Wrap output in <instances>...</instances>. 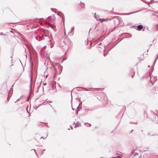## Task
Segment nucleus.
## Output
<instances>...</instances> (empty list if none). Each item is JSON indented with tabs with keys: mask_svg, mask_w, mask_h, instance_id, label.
<instances>
[{
	"mask_svg": "<svg viewBox=\"0 0 158 158\" xmlns=\"http://www.w3.org/2000/svg\"><path fill=\"white\" fill-rule=\"evenodd\" d=\"M88 91H94V93H96V92L97 91H98V89L97 88H89L88 89Z\"/></svg>",
	"mask_w": 158,
	"mask_h": 158,
	"instance_id": "f257e3e1",
	"label": "nucleus"
},
{
	"mask_svg": "<svg viewBox=\"0 0 158 158\" xmlns=\"http://www.w3.org/2000/svg\"><path fill=\"white\" fill-rule=\"evenodd\" d=\"M110 19H109L108 18H106V19H99V21H100L101 22H104V21H107V20H110Z\"/></svg>",
	"mask_w": 158,
	"mask_h": 158,
	"instance_id": "f03ea898",
	"label": "nucleus"
},
{
	"mask_svg": "<svg viewBox=\"0 0 158 158\" xmlns=\"http://www.w3.org/2000/svg\"><path fill=\"white\" fill-rule=\"evenodd\" d=\"M143 28V26L141 25H139L137 26V29L140 31Z\"/></svg>",
	"mask_w": 158,
	"mask_h": 158,
	"instance_id": "7ed1b4c3",
	"label": "nucleus"
},
{
	"mask_svg": "<svg viewBox=\"0 0 158 158\" xmlns=\"http://www.w3.org/2000/svg\"><path fill=\"white\" fill-rule=\"evenodd\" d=\"M42 88V90L43 91H44V87L43 86H42V87H41V85L40 84L39 86H38V88H37V92H38L39 91V90L40 89V88Z\"/></svg>",
	"mask_w": 158,
	"mask_h": 158,
	"instance_id": "20e7f679",
	"label": "nucleus"
},
{
	"mask_svg": "<svg viewBox=\"0 0 158 158\" xmlns=\"http://www.w3.org/2000/svg\"><path fill=\"white\" fill-rule=\"evenodd\" d=\"M80 124H81L80 123L78 122H77L76 123V124H75L74 127H78L80 126Z\"/></svg>",
	"mask_w": 158,
	"mask_h": 158,
	"instance_id": "39448f33",
	"label": "nucleus"
},
{
	"mask_svg": "<svg viewBox=\"0 0 158 158\" xmlns=\"http://www.w3.org/2000/svg\"><path fill=\"white\" fill-rule=\"evenodd\" d=\"M94 18H95L96 19V20H97V21H98L99 20V17H98V15H96V14H94Z\"/></svg>",
	"mask_w": 158,
	"mask_h": 158,
	"instance_id": "423d86ee",
	"label": "nucleus"
},
{
	"mask_svg": "<svg viewBox=\"0 0 158 158\" xmlns=\"http://www.w3.org/2000/svg\"><path fill=\"white\" fill-rule=\"evenodd\" d=\"M158 58V54L157 55V56H156V59H155V61H154V62L153 64V66H154V64H155V62H156V60H157V59Z\"/></svg>",
	"mask_w": 158,
	"mask_h": 158,
	"instance_id": "0eeeda50",
	"label": "nucleus"
},
{
	"mask_svg": "<svg viewBox=\"0 0 158 158\" xmlns=\"http://www.w3.org/2000/svg\"><path fill=\"white\" fill-rule=\"evenodd\" d=\"M35 38L36 40H38L39 41H40L42 39L41 38L39 37H38V38H37L36 37H35Z\"/></svg>",
	"mask_w": 158,
	"mask_h": 158,
	"instance_id": "6e6552de",
	"label": "nucleus"
},
{
	"mask_svg": "<svg viewBox=\"0 0 158 158\" xmlns=\"http://www.w3.org/2000/svg\"><path fill=\"white\" fill-rule=\"evenodd\" d=\"M79 88L82 89H84V90L86 91H88V89H87V88H85L80 87H79Z\"/></svg>",
	"mask_w": 158,
	"mask_h": 158,
	"instance_id": "1a4fd4ad",
	"label": "nucleus"
},
{
	"mask_svg": "<svg viewBox=\"0 0 158 158\" xmlns=\"http://www.w3.org/2000/svg\"><path fill=\"white\" fill-rule=\"evenodd\" d=\"M57 15H59V16H60L61 17H62V20H63V21H64V17H62V16H60V15L58 13H57Z\"/></svg>",
	"mask_w": 158,
	"mask_h": 158,
	"instance_id": "9d476101",
	"label": "nucleus"
},
{
	"mask_svg": "<svg viewBox=\"0 0 158 158\" xmlns=\"http://www.w3.org/2000/svg\"><path fill=\"white\" fill-rule=\"evenodd\" d=\"M74 26H73L72 27L70 31H69V33H71L72 32V31L73 30H74Z\"/></svg>",
	"mask_w": 158,
	"mask_h": 158,
	"instance_id": "9b49d317",
	"label": "nucleus"
},
{
	"mask_svg": "<svg viewBox=\"0 0 158 158\" xmlns=\"http://www.w3.org/2000/svg\"><path fill=\"white\" fill-rule=\"evenodd\" d=\"M94 46L95 47L97 48H98V46H99V45H98V44H96L95 45H94Z\"/></svg>",
	"mask_w": 158,
	"mask_h": 158,
	"instance_id": "f8f14e48",
	"label": "nucleus"
},
{
	"mask_svg": "<svg viewBox=\"0 0 158 158\" xmlns=\"http://www.w3.org/2000/svg\"><path fill=\"white\" fill-rule=\"evenodd\" d=\"M58 67V68L60 69H61L62 68V66H60V65H59Z\"/></svg>",
	"mask_w": 158,
	"mask_h": 158,
	"instance_id": "ddd939ff",
	"label": "nucleus"
},
{
	"mask_svg": "<svg viewBox=\"0 0 158 158\" xmlns=\"http://www.w3.org/2000/svg\"><path fill=\"white\" fill-rule=\"evenodd\" d=\"M89 111V110L88 109H85V111L86 112H87Z\"/></svg>",
	"mask_w": 158,
	"mask_h": 158,
	"instance_id": "4468645a",
	"label": "nucleus"
},
{
	"mask_svg": "<svg viewBox=\"0 0 158 158\" xmlns=\"http://www.w3.org/2000/svg\"><path fill=\"white\" fill-rule=\"evenodd\" d=\"M22 97H23L22 96V95L19 98V99H18L17 100V101H18V100H19Z\"/></svg>",
	"mask_w": 158,
	"mask_h": 158,
	"instance_id": "2eb2a0df",
	"label": "nucleus"
},
{
	"mask_svg": "<svg viewBox=\"0 0 158 158\" xmlns=\"http://www.w3.org/2000/svg\"><path fill=\"white\" fill-rule=\"evenodd\" d=\"M47 136H48V135H46V138H45V139L47 137ZM40 139H45V138H44V137H41L40 138Z\"/></svg>",
	"mask_w": 158,
	"mask_h": 158,
	"instance_id": "dca6fc26",
	"label": "nucleus"
},
{
	"mask_svg": "<svg viewBox=\"0 0 158 158\" xmlns=\"http://www.w3.org/2000/svg\"><path fill=\"white\" fill-rule=\"evenodd\" d=\"M103 95L105 98H106V95L105 94H103Z\"/></svg>",
	"mask_w": 158,
	"mask_h": 158,
	"instance_id": "f3484780",
	"label": "nucleus"
},
{
	"mask_svg": "<svg viewBox=\"0 0 158 158\" xmlns=\"http://www.w3.org/2000/svg\"><path fill=\"white\" fill-rule=\"evenodd\" d=\"M85 124H89V125L90 126H91V124L90 123H85Z\"/></svg>",
	"mask_w": 158,
	"mask_h": 158,
	"instance_id": "a211bd4d",
	"label": "nucleus"
},
{
	"mask_svg": "<svg viewBox=\"0 0 158 158\" xmlns=\"http://www.w3.org/2000/svg\"><path fill=\"white\" fill-rule=\"evenodd\" d=\"M138 154V153L135 152V154H134V156H135V155H137Z\"/></svg>",
	"mask_w": 158,
	"mask_h": 158,
	"instance_id": "6ab92c4d",
	"label": "nucleus"
},
{
	"mask_svg": "<svg viewBox=\"0 0 158 158\" xmlns=\"http://www.w3.org/2000/svg\"><path fill=\"white\" fill-rule=\"evenodd\" d=\"M116 158H121V157L120 156H117L116 157Z\"/></svg>",
	"mask_w": 158,
	"mask_h": 158,
	"instance_id": "aec40b11",
	"label": "nucleus"
},
{
	"mask_svg": "<svg viewBox=\"0 0 158 158\" xmlns=\"http://www.w3.org/2000/svg\"><path fill=\"white\" fill-rule=\"evenodd\" d=\"M131 14V13H127V14H125L126 15H130Z\"/></svg>",
	"mask_w": 158,
	"mask_h": 158,
	"instance_id": "412c9836",
	"label": "nucleus"
},
{
	"mask_svg": "<svg viewBox=\"0 0 158 158\" xmlns=\"http://www.w3.org/2000/svg\"><path fill=\"white\" fill-rule=\"evenodd\" d=\"M46 84H47L46 83H44L43 85H46Z\"/></svg>",
	"mask_w": 158,
	"mask_h": 158,
	"instance_id": "4be33fe9",
	"label": "nucleus"
},
{
	"mask_svg": "<svg viewBox=\"0 0 158 158\" xmlns=\"http://www.w3.org/2000/svg\"><path fill=\"white\" fill-rule=\"evenodd\" d=\"M33 150H34L35 152V153H36V152L35 151V149H33Z\"/></svg>",
	"mask_w": 158,
	"mask_h": 158,
	"instance_id": "5701e85b",
	"label": "nucleus"
},
{
	"mask_svg": "<svg viewBox=\"0 0 158 158\" xmlns=\"http://www.w3.org/2000/svg\"><path fill=\"white\" fill-rule=\"evenodd\" d=\"M92 45V43L91 42H90V46H91Z\"/></svg>",
	"mask_w": 158,
	"mask_h": 158,
	"instance_id": "b1692460",
	"label": "nucleus"
},
{
	"mask_svg": "<svg viewBox=\"0 0 158 158\" xmlns=\"http://www.w3.org/2000/svg\"><path fill=\"white\" fill-rule=\"evenodd\" d=\"M48 25H50V24H51V23H48Z\"/></svg>",
	"mask_w": 158,
	"mask_h": 158,
	"instance_id": "393cba45",
	"label": "nucleus"
},
{
	"mask_svg": "<svg viewBox=\"0 0 158 158\" xmlns=\"http://www.w3.org/2000/svg\"><path fill=\"white\" fill-rule=\"evenodd\" d=\"M111 158H116V157H111Z\"/></svg>",
	"mask_w": 158,
	"mask_h": 158,
	"instance_id": "a878e982",
	"label": "nucleus"
},
{
	"mask_svg": "<svg viewBox=\"0 0 158 158\" xmlns=\"http://www.w3.org/2000/svg\"><path fill=\"white\" fill-rule=\"evenodd\" d=\"M88 44V41H87V44Z\"/></svg>",
	"mask_w": 158,
	"mask_h": 158,
	"instance_id": "bb28decb",
	"label": "nucleus"
},
{
	"mask_svg": "<svg viewBox=\"0 0 158 158\" xmlns=\"http://www.w3.org/2000/svg\"><path fill=\"white\" fill-rule=\"evenodd\" d=\"M31 80H32V77H31Z\"/></svg>",
	"mask_w": 158,
	"mask_h": 158,
	"instance_id": "cd10ccee",
	"label": "nucleus"
},
{
	"mask_svg": "<svg viewBox=\"0 0 158 158\" xmlns=\"http://www.w3.org/2000/svg\"><path fill=\"white\" fill-rule=\"evenodd\" d=\"M29 98H27V101H28V100H29Z\"/></svg>",
	"mask_w": 158,
	"mask_h": 158,
	"instance_id": "c85d7f7f",
	"label": "nucleus"
},
{
	"mask_svg": "<svg viewBox=\"0 0 158 158\" xmlns=\"http://www.w3.org/2000/svg\"><path fill=\"white\" fill-rule=\"evenodd\" d=\"M49 17H49H49L47 19H48L49 18Z\"/></svg>",
	"mask_w": 158,
	"mask_h": 158,
	"instance_id": "c756f323",
	"label": "nucleus"
},
{
	"mask_svg": "<svg viewBox=\"0 0 158 158\" xmlns=\"http://www.w3.org/2000/svg\"><path fill=\"white\" fill-rule=\"evenodd\" d=\"M17 100H16V101L15 102V103H16L17 102Z\"/></svg>",
	"mask_w": 158,
	"mask_h": 158,
	"instance_id": "7c9ffc66",
	"label": "nucleus"
},
{
	"mask_svg": "<svg viewBox=\"0 0 158 158\" xmlns=\"http://www.w3.org/2000/svg\"><path fill=\"white\" fill-rule=\"evenodd\" d=\"M2 35V33H1V34H0V35Z\"/></svg>",
	"mask_w": 158,
	"mask_h": 158,
	"instance_id": "2f4dec72",
	"label": "nucleus"
},
{
	"mask_svg": "<svg viewBox=\"0 0 158 158\" xmlns=\"http://www.w3.org/2000/svg\"><path fill=\"white\" fill-rule=\"evenodd\" d=\"M32 68H31V71H32Z\"/></svg>",
	"mask_w": 158,
	"mask_h": 158,
	"instance_id": "473e14b6",
	"label": "nucleus"
},
{
	"mask_svg": "<svg viewBox=\"0 0 158 158\" xmlns=\"http://www.w3.org/2000/svg\"><path fill=\"white\" fill-rule=\"evenodd\" d=\"M71 129H73V127H71Z\"/></svg>",
	"mask_w": 158,
	"mask_h": 158,
	"instance_id": "72a5a7b5",
	"label": "nucleus"
},
{
	"mask_svg": "<svg viewBox=\"0 0 158 158\" xmlns=\"http://www.w3.org/2000/svg\"><path fill=\"white\" fill-rule=\"evenodd\" d=\"M56 68H55L54 69H55V70H56Z\"/></svg>",
	"mask_w": 158,
	"mask_h": 158,
	"instance_id": "f704fd0d",
	"label": "nucleus"
},
{
	"mask_svg": "<svg viewBox=\"0 0 158 158\" xmlns=\"http://www.w3.org/2000/svg\"><path fill=\"white\" fill-rule=\"evenodd\" d=\"M38 106H37V107H36V109L37 108H38Z\"/></svg>",
	"mask_w": 158,
	"mask_h": 158,
	"instance_id": "c9c22d12",
	"label": "nucleus"
},
{
	"mask_svg": "<svg viewBox=\"0 0 158 158\" xmlns=\"http://www.w3.org/2000/svg\"><path fill=\"white\" fill-rule=\"evenodd\" d=\"M51 9L52 10V11H53V10H52V8Z\"/></svg>",
	"mask_w": 158,
	"mask_h": 158,
	"instance_id": "e433bc0d",
	"label": "nucleus"
},
{
	"mask_svg": "<svg viewBox=\"0 0 158 158\" xmlns=\"http://www.w3.org/2000/svg\"><path fill=\"white\" fill-rule=\"evenodd\" d=\"M150 67L149 65H148V67Z\"/></svg>",
	"mask_w": 158,
	"mask_h": 158,
	"instance_id": "4c0bfd02",
	"label": "nucleus"
},
{
	"mask_svg": "<svg viewBox=\"0 0 158 158\" xmlns=\"http://www.w3.org/2000/svg\"><path fill=\"white\" fill-rule=\"evenodd\" d=\"M81 103H80V104L79 105H80L81 104Z\"/></svg>",
	"mask_w": 158,
	"mask_h": 158,
	"instance_id": "58836bf2",
	"label": "nucleus"
},
{
	"mask_svg": "<svg viewBox=\"0 0 158 158\" xmlns=\"http://www.w3.org/2000/svg\"><path fill=\"white\" fill-rule=\"evenodd\" d=\"M68 130H70V129H68Z\"/></svg>",
	"mask_w": 158,
	"mask_h": 158,
	"instance_id": "ea45409f",
	"label": "nucleus"
},
{
	"mask_svg": "<svg viewBox=\"0 0 158 158\" xmlns=\"http://www.w3.org/2000/svg\"><path fill=\"white\" fill-rule=\"evenodd\" d=\"M157 16L158 17V16Z\"/></svg>",
	"mask_w": 158,
	"mask_h": 158,
	"instance_id": "a19ab883",
	"label": "nucleus"
}]
</instances>
